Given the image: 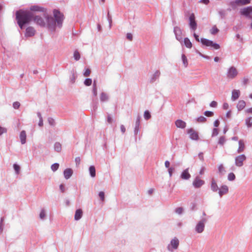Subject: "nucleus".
I'll use <instances>...</instances> for the list:
<instances>
[{"label":"nucleus","instance_id":"22","mask_svg":"<svg viewBox=\"0 0 252 252\" xmlns=\"http://www.w3.org/2000/svg\"><path fill=\"white\" fill-rule=\"evenodd\" d=\"M83 216V211L81 209H79L76 210L74 215V220H80Z\"/></svg>","mask_w":252,"mask_h":252},{"label":"nucleus","instance_id":"14","mask_svg":"<svg viewBox=\"0 0 252 252\" xmlns=\"http://www.w3.org/2000/svg\"><path fill=\"white\" fill-rule=\"evenodd\" d=\"M228 192V187L226 185H222L218 190L219 196L221 197Z\"/></svg>","mask_w":252,"mask_h":252},{"label":"nucleus","instance_id":"45","mask_svg":"<svg viewBox=\"0 0 252 252\" xmlns=\"http://www.w3.org/2000/svg\"><path fill=\"white\" fill-rule=\"evenodd\" d=\"M206 121V118L203 116H200L197 119V122L198 123H204Z\"/></svg>","mask_w":252,"mask_h":252},{"label":"nucleus","instance_id":"46","mask_svg":"<svg viewBox=\"0 0 252 252\" xmlns=\"http://www.w3.org/2000/svg\"><path fill=\"white\" fill-rule=\"evenodd\" d=\"M98 196L102 201H103L105 199V194L103 191H100L98 193Z\"/></svg>","mask_w":252,"mask_h":252},{"label":"nucleus","instance_id":"18","mask_svg":"<svg viewBox=\"0 0 252 252\" xmlns=\"http://www.w3.org/2000/svg\"><path fill=\"white\" fill-rule=\"evenodd\" d=\"M240 91L239 90H233L232 91L231 100L233 101L236 100L239 97Z\"/></svg>","mask_w":252,"mask_h":252},{"label":"nucleus","instance_id":"10","mask_svg":"<svg viewBox=\"0 0 252 252\" xmlns=\"http://www.w3.org/2000/svg\"><path fill=\"white\" fill-rule=\"evenodd\" d=\"M174 32L176 36L177 40L180 41L181 43L182 42V32L181 29L178 27H175L174 29Z\"/></svg>","mask_w":252,"mask_h":252},{"label":"nucleus","instance_id":"32","mask_svg":"<svg viewBox=\"0 0 252 252\" xmlns=\"http://www.w3.org/2000/svg\"><path fill=\"white\" fill-rule=\"evenodd\" d=\"M100 100L102 102L106 101L108 100V96L105 93H102L100 94Z\"/></svg>","mask_w":252,"mask_h":252},{"label":"nucleus","instance_id":"54","mask_svg":"<svg viewBox=\"0 0 252 252\" xmlns=\"http://www.w3.org/2000/svg\"><path fill=\"white\" fill-rule=\"evenodd\" d=\"M174 171V168L172 167L169 168L168 169V173L169 175V176L171 177L172 176V174L173 171Z\"/></svg>","mask_w":252,"mask_h":252},{"label":"nucleus","instance_id":"4","mask_svg":"<svg viewBox=\"0 0 252 252\" xmlns=\"http://www.w3.org/2000/svg\"><path fill=\"white\" fill-rule=\"evenodd\" d=\"M179 246V239L177 237H174L170 241V243L167 246V249L169 252H173L178 248Z\"/></svg>","mask_w":252,"mask_h":252},{"label":"nucleus","instance_id":"16","mask_svg":"<svg viewBox=\"0 0 252 252\" xmlns=\"http://www.w3.org/2000/svg\"><path fill=\"white\" fill-rule=\"evenodd\" d=\"M160 72L159 70H156L151 76L150 82L153 83L155 82L159 77Z\"/></svg>","mask_w":252,"mask_h":252},{"label":"nucleus","instance_id":"50","mask_svg":"<svg viewBox=\"0 0 252 252\" xmlns=\"http://www.w3.org/2000/svg\"><path fill=\"white\" fill-rule=\"evenodd\" d=\"M204 115L207 117H212L214 113L212 111H206L205 112Z\"/></svg>","mask_w":252,"mask_h":252},{"label":"nucleus","instance_id":"57","mask_svg":"<svg viewBox=\"0 0 252 252\" xmlns=\"http://www.w3.org/2000/svg\"><path fill=\"white\" fill-rule=\"evenodd\" d=\"M217 102L215 101H213L211 102L210 106L212 107H216L217 106Z\"/></svg>","mask_w":252,"mask_h":252},{"label":"nucleus","instance_id":"35","mask_svg":"<svg viewBox=\"0 0 252 252\" xmlns=\"http://www.w3.org/2000/svg\"><path fill=\"white\" fill-rule=\"evenodd\" d=\"M73 57L75 61H78L80 59V54L77 50L74 52Z\"/></svg>","mask_w":252,"mask_h":252},{"label":"nucleus","instance_id":"37","mask_svg":"<svg viewBox=\"0 0 252 252\" xmlns=\"http://www.w3.org/2000/svg\"><path fill=\"white\" fill-rule=\"evenodd\" d=\"M93 93L94 96L97 95V88L95 81H94L93 83Z\"/></svg>","mask_w":252,"mask_h":252},{"label":"nucleus","instance_id":"15","mask_svg":"<svg viewBox=\"0 0 252 252\" xmlns=\"http://www.w3.org/2000/svg\"><path fill=\"white\" fill-rule=\"evenodd\" d=\"M189 168L184 170L181 173L180 177L183 180H189L191 176L189 173Z\"/></svg>","mask_w":252,"mask_h":252},{"label":"nucleus","instance_id":"59","mask_svg":"<svg viewBox=\"0 0 252 252\" xmlns=\"http://www.w3.org/2000/svg\"><path fill=\"white\" fill-rule=\"evenodd\" d=\"M60 189L62 192H64L65 191V188L63 184H61L60 186Z\"/></svg>","mask_w":252,"mask_h":252},{"label":"nucleus","instance_id":"33","mask_svg":"<svg viewBox=\"0 0 252 252\" xmlns=\"http://www.w3.org/2000/svg\"><path fill=\"white\" fill-rule=\"evenodd\" d=\"M226 142V139L224 136H220L219 138L218 144L221 146H223Z\"/></svg>","mask_w":252,"mask_h":252},{"label":"nucleus","instance_id":"5","mask_svg":"<svg viewBox=\"0 0 252 252\" xmlns=\"http://www.w3.org/2000/svg\"><path fill=\"white\" fill-rule=\"evenodd\" d=\"M201 43L206 46L211 47L215 49H219L220 48V46L216 43L213 42L212 40H210L206 38H202L200 39Z\"/></svg>","mask_w":252,"mask_h":252},{"label":"nucleus","instance_id":"64","mask_svg":"<svg viewBox=\"0 0 252 252\" xmlns=\"http://www.w3.org/2000/svg\"><path fill=\"white\" fill-rule=\"evenodd\" d=\"M76 76L75 75V74H72V77H71V79H70L71 81V82H72V83H74L75 80V79H76Z\"/></svg>","mask_w":252,"mask_h":252},{"label":"nucleus","instance_id":"52","mask_svg":"<svg viewBox=\"0 0 252 252\" xmlns=\"http://www.w3.org/2000/svg\"><path fill=\"white\" fill-rule=\"evenodd\" d=\"M7 131L6 128L5 127L0 126V135H1L2 134L6 133Z\"/></svg>","mask_w":252,"mask_h":252},{"label":"nucleus","instance_id":"41","mask_svg":"<svg viewBox=\"0 0 252 252\" xmlns=\"http://www.w3.org/2000/svg\"><path fill=\"white\" fill-rule=\"evenodd\" d=\"M46 217V212L44 209H42L39 214V218L41 220H44Z\"/></svg>","mask_w":252,"mask_h":252},{"label":"nucleus","instance_id":"6","mask_svg":"<svg viewBox=\"0 0 252 252\" xmlns=\"http://www.w3.org/2000/svg\"><path fill=\"white\" fill-rule=\"evenodd\" d=\"M201 43L206 46L211 47L215 49H219L220 48V46L216 43L213 42L212 40H210L206 38H202L200 39Z\"/></svg>","mask_w":252,"mask_h":252},{"label":"nucleus","instance_id":"3","mask_svg":"<svg viewBox=\"0 0 252 252\" xmlns=\"http://www.w3.org/2000/svg\"><path fill=\"white\" fill-rule=\"evenodd\" d=\"M207 221V219L203 218L197 223L195 227V230L197 233H201L203 232Z\"/></svg>","mask_w":252,"mask_h":252},{"label":"nucleus","instance_id":"19","mask_svg":"<svg viewBox=\"0 0 252 252\" xmlns=\"http://www.w3.org/2000/svg\"><path fill=\"white\" fill-rule=\"evenodd\" d=\"M211 189L213 192H217L219 189L217 182L214 178H212L211 180Z\"/></svg>","mask_w":252,"mask_h":252},{"label":"nucleus","instance_id":"1","mask_svg":"<svg viewBox=\"0 0 252 252\" xmlns=\"http://www.w3.org/2000/svg\"><path fill=\"white\" fill-rule=\"evenodd\" d=\"M54 17L49 15L47 12L43 14V19L39 16H34L30 11L20 10L16 12L17 23L21 29L25 24L29 23L32 19L38 25L41 27L47 26L51 32H54L57 27L61 28L62 26L64 19L63 15L59 10L55 9L53 11Z\"/></svg>","mask_w":252,"mask_h":252},{"label":"nucleus","instance_id":"11","mask_svg":"<svg viewBox=\"0 0 252 252\" xmlns=\"http://www.w3.org/2000/svg\"><path fill=\"white\" fill-rule=\"evenodd\" d=\"M203 180H201L198 176L196 177L192 182V185L195 188H199L204 184Z\"/></svg>","mask_w":252,"mask_h":252},{"label":"nucleus","instance_id":"34","mask_svg":"<svg viewBox=\"0 0 252 252\" xmlns=\"http://www.w3.org/2000/svg\"><path fill=\"white\" fill-rule=\"evenodd\" d=\"M182 60L183 63V64L185 66V67H187V66L188 65V60H187L186 56L184 54H183L182 55Z\"/></svg>","mask_w":252,"mask_h":252},{"label":"nucleus","instance_id":"28","mask_svg":"<svg viewBox=\"0 0 252 252\" xmlns=\"http://www.w3.org/2000/svg\"><path fill=\"white\" fill-rule=\"evenodd\" d=\"M245 124L248 128L252 126V117H249L246 119Z\"/></svg>","mask_w":252,"mask_h":252},{"label":"nucleus","instance_id":"49","mask_svg":"<svg viewBox=\"0 0 252 252\" xmlns=\"http://www.w3.org/2000/svg\"><path fill=\"white\" fill-rule=\"evenodd\" d=\"M107 19H108V21L109 23V28L110 29L112 26V18L110 16V15H109V13H108V15H107Z\"/></svg>","mask_w":252,"mask_h":252},{"label":"nucleus","instance_id":"24","mask_svg":"<svg viewBox=\"0 0 252 252\" xmlns=\"http://www.w3.org/2000/svg\"><path fill=\"white\" fill-rule=\"evenodd\" d=\"M140 117L139 116H138L137 117V120L135 122V126L134 130V134L135 135L137 134V133H138L139 130L140 124Z\"/></svg>","mask_w":252,"mask_h":252},{"label":"nucleus","instance_id":"27","mask_svg":"<svg viewBox=\"0 0 252 252\" xmlns=\"http://www.w3.org/2000/svg\"><path fill=\"white\" fill-rule=\"evenodd\" d=\"M89 173L90 174V176L92 178H94L95 177L96 174H95V169L94 166L92 165L89 167Z\"/></svg>","mask_w":252,"mask_h":252},{"label":"nucleus","instance_id":"31","mask_svg":"<svg viewBox=\"0 0 252 252\" xmlns=\"http://www.w3.org/2000/svg\"><path fill=\"white\" fill-rule=\"evenodd\" d=\"M54 150L57 152H60L62 150V145L59 142H56L54 144Z\"/></svg>","mask_w":252,"mask_h":252},{"label":"nucleus","instance_id":"48","mask_svg":"<svg viewBox=\"0 0 252 252\" xmlns=\"http://www.w3.org/2000/svg\"><path fill=\"white\" fill-rule=\"evenodd\" d=\"M183 212V209L182 207H178V208H176L175 210V212L179 215L182 214Z\"/></svg>","mask_w":252,"mask_h":252},{"label":"nucleus","instance_id":"47","mask_svg":"<svg viewBox=\"0 0 252 252\" xmlns=\"http://www.w3.org/2000/svg\"><path fill=\"white\" fill-rule=\"evenodd\" d=\"M218 134H219V130H218V129L217 128H214L213 129L212 136V137L216 136L218 135Z\"/></svg>","mask_w":252,"mask_h":252},{"label":"nucleus","instance_id":"13","mask_svg":"<svg viewBox=\"0 0 252 252\" xmlns=\"http://www.w3.org/2000/svg\"><path fill=\"white\" fill-rule=\"evenodd\" d=\"M36 31L34 28L32 27H28L26 30L25 35L26 37H32L33 36L35 33Z\"/></svg>","mask_w":252,"mask_h":252},{"label":"nucleus","instance_id":"7","mask_svg":"<svg viewBox=\"0 0 252 252\" xmlns=\"http://www.w3.org/2000/svg\"><path fill=\"white\" fill-rule=\"evenodd\" d=\"M238 74V72L236 67L231 66L227 70L226 77L229 79H233L237 76Z\"/></svg>","mask_w":252,"mask_h":252},{"label":"nucleus","instance_id":"60","mask_svg":"<svg viewBox=\"0 0 252 252\" xmlns=\"http://www.w3.org/2000/svg\"><path fill=\"white\" fill-rule=\"evenodd\" d=\"M120 128H121V130L122 132L123 133H124L126 131V128H125V126L123 125H121Z\"/></svg>","mask_w":252,"mask_h":252},{"label":"nucleus","instance_id":"30","mask_svg":"<svg viewBox=\"0 0 252 252\" xmlns=\"http://www.w3.org/2000/svg\"><path fill=\"white\" fill-rule=\"evenodd\" d=\"M219 173L221 175H223L226 171L223 164H221L218 166Z\"/></svg>","mask_w":252,"mask_h":252},{"label":"nucleus","instance_id":"40","mask_svg":"<svg viewBox=\"0 0 252 252\" xmlns=\"http://www.w3.org/2000/svg\"><path fill=\"white\" fill-rule=\"evenodd\" d=\"M13 168L16 174H19L20 171V167L18 164L15 163L13 164Z\"/></svg>","mask_w":252,"mask_h":252},{"label":"nucleus","instance_id":"62","mask_svg":"<svg viewBox=\"0 0 252 252\" xmlns=\"http://www.w3.org/2000/svg\"><path fill=\"white\" fill-rule=\"evenodd\" d=\"M220 125V121L218 120H216L214 123V126L215 127H218Z\"/></svg>","mask_w":252,"mask_h":252},{"label":"nucleus","instance_id":"9","mask_svg":"<svg viewBox=\"0 0 252 252\" xmlns=\"http://www.w3.org/2000/svg\"><path fill=\"white\" fill-rule=\"evenodd\" d=\"M188 133L189 134V138L193 140H197L199 138L198 134L193 128L188 129Z\"/></svg>","mask_w":252,"mask_h":252},{"label":"nucleus","instance_id":"23","mask_svg":"<svg viewBox=\"0 0 252 252\" xmlns=\"http://www.w3.org/2000/svg\"><path fill=\"white\" fill-rule=\"evenodd\" d=\"M30 9L31 11H41L43 13L46 12V10L45 9L37 5L32 6L30 8Z\"/></svg>","mask_w":252,"mask_h":252},{"label":"nucleus","instance_id":"36","mask_svg":"<svg viewBox=\"0 0 252 252\" xmlns=\"http://www.w3.org/2000/svg\"><path fill=\"white\" fill-rule=\"evenodd\" d=\"M106 121L109 124H112L114 121V119H113L112 116L109 114H108L107 115Z\"/></svg>","mask_w":252,"mask_h":252},{"label":"nucleus","instance_id":"12","mask_svg":"<svg viewBox=\"0 0 252 252\" xmlns=\"http://www.w3.org/2000/svg\"><path fill=\"white\" fill-rule=\"evenodd\" d=\"M238 148L237 150V152L238 154H240L243 153L245 149H246V146H245V141L243 139H240L238 141Z\"/></svg>","mask_w":252,"mask_h":252},{"label":"nucleus","instance_id":"2","mask_svg":"<svg viewBox=\"0 0 252 252\" xmlns=\"http://www.w3.org/2000/svg\"><path fill=\"white\" fill-rule=\"evenodd\" d=\"M247 159V157L244 154L239 155L235 157V165L236 167H241Z\"/></svg>","mask_w":252,"mask_h":252},{"label":"nucleus","instance_id":"25","mask_svg":"<svg viewBox=\"0 0 252 252\" xmlns=\"http://www.w3.org/2000/svg\"><path fill=\"white\" fill-rule=\"evenodd\" d=\"M252 0H235L234 3L238 5H243L249 4Z\"/></svg>","mask_w":252,"mask_h":252},{"label":"nucleus","instance_id":"42","mask_svg":"<svg viewBox=\"0 0 252 252\" xmlns=\"http://www.w3.org/2000/svg\"><path fill=\"white\" fill-rule=\"evenodd\" d=\"M219 31V30L218 29L216 26H215L210 30V33L212 34H215L218 33Z\"/></svg>","mask_w":252,"mask_h":252},{"label":"nucleus","instance_id":"55","mask_svg":"<svg viewBox=\"0 0 252 252\" xmlns=\"http://www.w3.org/2000/svg\"><path fill=\"white\" fill-rule=\"evenodd\" d=\"M126 38L128 40L131 41L133 38L132 34L130 33H127L126 34Z\"/></svg>","mask_w":252,"mask_h":252},{"label":"nucleus","instance_id":"38","mask_svg":"<svg viewBox=\"0 0 252 252\" xmlns=\"http://www.w3.org/2000/svg\"><path fill=\"white\" fill-rule=\"evenodd\" d=\"M144 119L146 120H148L151 118V116L149 111L146 110L144 112Z\"/></svg>","mask_w":252,"mask_h":252},{"label":"nucleus","instance_id":"8","mask_svg":"<svg viewBox=\"0 0 252 252\" xmlns=\"http://www.w3.org/2000/svg\"><path fill=\"white\" fill-rule=\"evenodd\" d=\"M193 13H191L189 17V26L191 31H195L197 29V23Z\"/></svg>","mask_w":252,"mask_h":252},{"label":"nucleus","instance_id":"44","mask_svg":"<svg viewBox=\"0 0 252 252\" xmlns=\"http://www.w3.org/2000/svg\"><path fill=\"white\" fill-rule=\"evenodd\" d=\"M92 80L90 78L86 79L84 81V84L87 86H89L92 84Z\"/></svg>","mask_w":252,"mask_h":252},{"label":"nucleus","instance_id":"63","mask_svg":"<svg viewBox=\"0 0 252 252\" xmlns=\"http://www.w3.org/2000/svg\"><path fill=\"white\" fill-rule=\"evenodd\" d=\"M205 170H206L205 168L204 167H202L201 168V169H200V171H199V174H200V175H203V174H204V172H205Z\"/></svg>","mask_w":252,"mask_h":252},{"label":"nucleus","instance_id":"26","mask_svg":"<svg viewBox=\"0 0 252 252\" xmlns=\"http://www.w3.org/2000/svg\"><path fill=\"white\" fill-rule=\"evenodd\" d=\"M246 106V102L244 100H239L237 104V108L238 111L242 110Z\"/></svg>","mask_w":252,"mask_h":252},{"label":"nucleus","instance_id":"58","mask_svg":"<svg viewBox=\"0 0 252 252\" xmlns=\"http://www.w3.org/2000/svg\"><path fill=\"white\" fill-rule=\"evenodd\" d=\"M229 108V104L228 103L225 102V103H224L223 104V108L225 110H227Z\"/></svg>","mask_w":252,"mask_h":252},{"label":"nucleus","instance_id":"51","mask_svg":"<svg viewBox=\"0 0 252 252\" xmlns=\"http://www.w3.org/2000/svg\"><path fill=\"white\" fill-rule=\"evenodd\" d=\"M20 106V103L18 101L14 102L13 104V107L15 109L19 108Z\"/></svg>","mask_w":252,"mask_h":252},{"label":"nucleus","instance_id":"56","mask_svg":"<svg viewBox=\"0 0 252 252\" xmlns=\"http://www.w3.org/2000/svg\"><path fill=\"white\" fill-rule=\"evenodd\" d=\"M90 73H91V70L87 68L85 70V71L84 73V75L86 77L89 76L90 75Z\"/></svg>","mask_w":252,"mask_h":252},{"label":"nucleus","instance_id":"17","mask_svg":"<svg viewBox=\"0 0 252 252\" xmlns=\"http://www.w3.org/2000/svg\"><path fill=\"white\" fill-rule=\"evenodd\" d=\"M19 138L20 140L21 143L22 144H25L27 142V134L25 130H22L21 131Z\"/></svg>","mask_w":252,"mask_h":252},{"label":"nucleus","instance_id":"43","mask_svg":"<svg viewBox=\"0 0 252 252\" xmlns=\"http://www.w3.org/2000/svg\"><path fill=\"white\" fill-rule=\"evenodd\" d=\"M59 164L58 163H54L53 164H52L51 165V169L53 171L55 172L56 171V170H58V169L59 168Z\"/></svg>","mask_w":252,"mask_h":252},{"label":"nucleus","instance_id":"21","mask_svg":"<svg viewBox=\"0 0 252 252\" xmlns=\"http://www.w3.org/2000/svg\"><path fill=\"white\" fill-rule=\"evenodd\" d=\"M73 174V170L71 168H67L63 172L64 177L66 179H68Z\"/></svg>","mask_w":252,"mask_h":252},{"label":"nucleus","instance_id":"29","mask_svg":"<svg viewBox=\"0 0 252 252\" xmlns=\"http://www.w3.org/2000/svg\"><path fill=\"white\" fill-rule=\"evenodd\" d=\"M184 43L187 48H191L192 47V43L187 37L184 38Z\"/></svg>","mask_w":252,"mask_h":252},{"label":"nucleus","instance_id":"39","mask_svg":"<svg viewBox=\"0 0 252 252\" xmlns=\"http://www.w3.org/2000/svg\"><path fill=\"white\" fill-rule=\"evenodd\" d=\"M227 179L230 181H233L235 179V175L233 173H230L228 175Z\"/></svg>","mask_w":252,"mask_h":252},{"label":"nucleus","instance_id":"61","mask_svg":"<svg viewBox=\"0 0 252 252\" xmlns=\"http://www.w3.org/2000/svg\"><path fill=\"white\" fill-rule=\"evenodd\" d=\"M193 36L197 41L200 42V39H199V36L197 35L195 33H193Z\"/></svg>","mask_w":252,"mask_h":252},{"label":"nucleus","instance_id":"20","mask_svg":"<svg viewBox=\"0 0 252 252\" xmlns=\"http://www.w3.org/2000/svg\"><path fill=\"white\" fill-rule=\"evenodd\" d=\"M175 124L178 128H184L186 126V122L181 120H177L176 121Z\"/></svg>","mask_w":252,"mask_h":252},{"label":"nucleus","instance_id":"53","mask_svg":"<svg viewBox=\"0 0 252 252\" xmlns=\"http://www.w3.org/2000/svg\"><path fill=\"white\" fill-rule=\"evenodd\" d=\"M48 121L49 124L51 126H54L55 125V121L52 118H49L48 119Z\"/></svg>","mask_w":252,"mask_h":252}]
</instances>
